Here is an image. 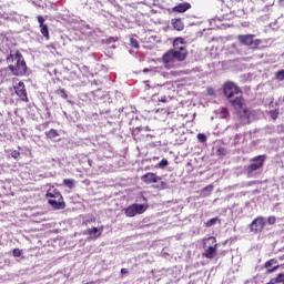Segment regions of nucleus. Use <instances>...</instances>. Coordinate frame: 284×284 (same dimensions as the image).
<instances>
[{
  "label": "nucleus",
  "mask_w": 284,
  "mask_h": 284,
  "mask_svg": "<svg viewBox=\"0 0 284 284\" xmlns=\"http://www.w3.org/2000/svg\"><path fill=\"white\" fill-rule=\"evenodd\" d=\"M38 22L40 24L41 34L44 37V39H50V30L48 29V24H45V18L38 16Z\"/></svg>",
  "instance_id": "nucleus-10"
},
{
  "label": "nucleus",
  "mask_w": 284,
  "mask_h": 284,
  "mask_svg": "<svg viewBox=\"0 0 284 284\" xmlns=\"http://www.w3.org/2000/svg\"><path fill=\"white\" fill-rule=\"evenodd\" d=\"M219 221V217H213L204 223L205 227H212L213 225H216Z\"/></svg>",
  "instance_id": "nucleus-18"
},
{
  "label": "nucleus",
  "mask_w": 284,
  "mask_h": 284,
  "mask_svg": "<svg viewBox=\"0 0 284 284\" xmlns=\"http://www.w3.org/2000/svg\"><path fill=\"white\" fill-rule=\"evenodd\" d=\"M280 3H281L282 6H284V0H280Z\"/></svg>",
  "instance_id": "nucleus-36"
},
{
  "label": "nucleus",
  "mask_w": 284,
  "mask_h": 284,
  "mask_svg": "<svg viewBox=\"0 0 284 284\" xmlns=\"http://www.w3.org/2000/svg\"><path fill=\"white\" fill-rule=\"evenodd\" d=\"M265 155H257L255 158L251 159V165L246 168V173L250 179H253V176H256V172L261 170L265 163Z\"/></svg>",
  "instance_id": "nucleus-5"
},
{
  "label": "nucleus",
  "mask_w": 284,
  "mask_h": 284,
  "mask_svg": "<svg viewBox=\"0 0 284 284\" xmlns=\"http://www.w3.org/2000/svg\"><path fill=\"white\" fill-rule=\"evenodd\" d=\"M212 190H214V185L210 184L207 186L204 187V192H212Z\"/></svg>",
  "instance_id": "nucleus-28"
},
{
  "label": "nucleus",
  "mask_w": 284,
  "mask_h": 284,
  "mask_svg": "<svg viewBox=\"0 0 284 284\" xmlns=\"http://www.w3.org/2000/svg\"><path fill=\"white\" fill-rule=\"evenodd\" d=\"M63 184H64L67 187H70V190H72V187H74V180H72V179H64V180H63Z\"/></svg>",
  "instance_id": "nucleus-20"
},
{
  "label": "nucleus",
  "mask_w": 284,
  "mask_h": 284,
  "mask_svg": "<svg viewBox=\"0 0 284 284\" xmlns=\"http://www.w3.org/2000/svg\"><path fill=\"white\" fill-rule=\"evenodd\" d=\"M264 267L267 270V274H273L278 270V261L272 258L264 264Z\"/></svg>",
  "instance_id": "nucleus-14"
},
{
  "label": "nucleus",
  "mask_w": 284,
  "mask_h": 284,
  "mask_svg": "<svg viewBox=\"0 0 284 284\" xmlns=\"http://www.w3.org/2000/svg\"><path fill=\"white\" fill-rule=\"evenodd\" d=\"M47 136L48 139H57V136H59V133L57 132V130L51 129L49 132H47Z\"/></svg>",
  "instance_id": "nucleus-19"
},
{
  "label": "nucleus",
  "mask_w": 284,
  "mask_h": 284,
  "mask_svg": "<svg viewBox=\"0 0 284 284\" xmlns=\"http://www.w3.org/2000/svg\"><path fill=\"white\" fill-rule=\"evenodd\" d=\"M171 74H176V72H171Z\"/></svg>",
  "instance_id": "nucleus-37"
},
{
  "label": "nucleus",
  "mask_w": 284,
  "mask_h": 284,
  "mask_svg": "<svg viewBox=\"0 0 284 284\" xmlns=\"http://www.w3.org/2000/svg\"><path fill=\"white\" fill-rule=\"evenodd\" d=\"M121 274H128V270L126 268H121Z\"/></svg>",
  "instance_id": "nucleus-33"
},
{
  "label": "nucleus",
  "mask_w": 284,
  "mask_h": 284,
  "mask_svg": "<svg viewBox=\"0 0 284 284\" xmlns=\"http://www.w3.org/2000/svg\"><path fill=\"white\" fill-rule=\"evenodd\" d=\"M130 43H131L132 48H135L136 50H139L140 45H139V41H136V39L130 38Z\"/></svg>",
  "instance_id": "nucleus-24"
},
{
  "label": "nucleus",
  "mask_w": 284,
  "mask_h": 284,
  "mask_svg": "<svg viewBox=\"0 0 284 284\" xmlns=\"http://www.w3.org/2000/svg\"><path fill=\"white\" fill-rule=\"evenodd\" d=\"M171 23L174 30H178V32H181V30L184 28L183 21H181V19H173Z\"/></svg>",
  "instance_id": "nucleus-16"
},
{
  "label": "nucleus",
  "mask_w": 284,
  "mask_h": 284,
  "mask_svg": "<svg viewBox=\"0 0 284 284\" xmlns=\"http://www.w3.org/2000/svg\"><path fill=\"white\" fill-rule=\"evenodd\" d=\"M61 93L64 94V98H68V94H65V90H61Z\"/></svg>",
  "instance_id": "nucleus-35"
},
{
  "label": "nucleus",
  "mask_w": 284,
  "mask_h": 284,
  "mask_svg": "<svg viewBox=\"0 0 284 284\" xmlns=\"http://www.w3.org/2000/svg\"><path fill=\"white\" fill-rule=\"evenodd\" d=\"M220 1H222V2H223V1H225V0H220Z\"/></svg>",
  "instance_id": "nucleus-39"
},
{
  "label": "nucleus",
  "mask_w": 284,
  "mask_h": 284,
  "mask_svg": "<svg viewBox=\"0 0 284 284\" xmlns=\"http://www.w3.org/2000/svg\"><path fill=\"white\" fill-rule=\"evenodd\" d=\"M271 118L276 121V119H278V111H271Z\"/></svg>",
  "instance_id": "nucleus-27"
},
{
  "label": "nucleus",
  "mask_w": 284,
  "mask_h": 284,
  "mask_svg": "<svg viewBox=\"0 0 284 284\" xmlns=\"http://www.w3.org/2000/svg\"><path fill=\"white\" fill-rule=\"evenodd\" d=\"M160 101L161 103H165V101H168V98L163 97Z\"/></svg>",
  "instance_id": "nucleus-34"
},
{
  "label": "nucleus",
  "mask_w": 284,
  "mask_h": 284,
  "mask_svg": "<svg viewBox=\"0 0 284 284\" xmlns=\"http://www.w3.org/2000/svg\"><path fill=\"white\" fill-rule=\"evenodd\" d=\"M14 90L21 101H28V92H26V85L23 82H19L18 85L14 87Z\"/></svg>",
  "instance_id": "nucleus-11"
},
{
  "label": "nucleus",
  "mask_w": 284,
  "mask_h": 284,
  "mask_svg": "<svg viewBox=\"0 0 284 284\" xmlns=\"http://www.w3.org/2000/svg\"><path fill=\"white\" fill-rule=\"evenodd\" d=\"M13 256H17V257L21 256V250L14 248L13 250Z\"/></svg>",
  "instance_id": "nucleus-29"
},
{
  "label": "nucleus",
  "mask_w": 284,
  "mask_h": 284,
  "mask_svg": "<svg viewBox=\"0 0 284 284\" xmlns=\"http://www.w3.org/2000/svg\"><path fill=\"white\" fill-rule=\"evenodd\" d=\"M267 223L268 225H274V223H276V216H273V215L268 216Z\"/></svg>",
  "instance_id": "nucleus-26"
},
{
  "label": "nucleus",
  "mask_w": 284,
  "mask_h": 284,
  "mask_svg": "<svg viewBox=\"0 0 284 284\" xmlns=\"http://www.w3.org/2000/svg\"><path fill=\"white\" fill-rule=\"evenodd\" d=\"M141 180L143 181V183L150 184V183H159V181H161V178L154 173H146L142 175Z\"/></svg>",
  "instance_id": "nucleus-12"
},
{
  "label": "nucleus",
  "mask_w": 284,
  "mask_h": 284,
  "mask_svg": "<svg viewBox=\"0 0 284 284\" xmlns=\"http://www.w3.org/2000/svg\"><path fill=\"white\" fill-rule=\"evenodd\" d=\"M45 196L49 199V205L54 207V210H63L65 207V203H63V195H61L57 189H49Z\"/></svg>",
  "instance_id": "nucleus-4"
},
{
  "label": "nucleus",
  "mask_w": 284,
  "mask_h": 284,
  "mask_svg": "<svg viewBox=\"0 0 284 284\" xmlns=\"http://www.w3.org/2000/svg\"><path fill=\"white\" fill-rule=\"evenodd\" d=\"M148 210L145 204H132L125 210V214L129 217L136 216V214H143Z\"/></svg>",
  "instance_id": "nucleus-8"
},
{
  "label": "nucleus",
  "mask_w": 284,
  "mask_h": 284,
  "mask_svg": "<svg viewBox=\"0 0 284 284\" xmlns=\"http://www.w3.org/2000/svg\"><path fill=\"white\" fill-rule=\"evenodd\" d=\"M19 152L18 151H12L11 152V156H12V159H19Z\"/></svg>",
  "instance_id": "nucleus-30"
},
{
  "label": "nucleus",
  "mask_w": 284,
  "mask_h": 284,
  "mask_svg": "<svg viewBox=\"0 0 284 284\" xmlns=\"http://www.w3.org/2000/svg\"><path fill=\"white\" fill-rule=\"evenodd\" d=\"M267 221L263 216L256 217L251 224V232H263V229L265 227V224Z\"/></svg>",
  "instance_id": "nucleus-9"
},
{
  "label": "nucleus",
  "mask_w": 284,
  "mask_h": 284,
  "mask_svg": "<svg viewBox=\"0 0 284 284\" xmlns=\"http://www.w3.org/2000/svg\"><path fill=\"white\" fill-rule=\"evenodd\" d=\"M144 72H148V69H144Z\"/></svg>",
  "instance_id": "nucleus-38"
},
{
  "label": "nucleus",
  "mask_w": 284,
  "mask_h": 284,
  "mask_svg": "<svg viewBox=\"0 0 284 284\" xmlns=\"http://www.w3.org/2000/svg\"><path fill=\"white\" fill-rule=\"evenodd\" d=\"M276 132H277L278 134L283 133V132H284L283 125H277Z\"/></svg>",
  "instance_id": "nucleus-31"
},
{
  "label": "nucleus",
  "mask_w": 284,
  "mask_h": 284,
  "mask_svg": "<svg viewBox=\"0 0 284 284\" xmlns=\"http://www.w3.org/2000/svg\"><path fill=\"white\" fill-rule=\"evenodd\" d=\"M216 237L211 236L204 242V253L205 258H214L216 256Z\"/></svg>",
  "instance_id": "nucleus-6"
},
{
  "label": "nucleus",
  "mask_w": 284,
  "mask_h": 284,
  "mask_svg": "<svg viewBox=\"0 0 284 284\" xmlns=\"http://www.w3.org/2000/svg\"><path fill=\"white\" fill-rule=\"evenodd\" d=\"M230 114V111H227V109L223 108L221 110V118L222 119H227V115Z\"/></svg>",
  "instance_id": "nucleus-25"
},
{
  "label": "nucleus",
  "mask_w": 284,
  "mask_h": 284,
  "mask_svg": "<svg viewBox=\"0 0 284 284\" xmlns=\"http://www.w3.org/2000/svg\"><path fill=\"white\" fill-rule=\"evenodd\" d=\"M114 41H116V38H110L109 39V43H114Z\"/></svg>",
  "instance_id": "nucleus-32"
},
{
  "label": "nucleus",
  "mask_w": 284,
  "mask_h": 284,
  "mask_svg": "<svg viewBox=\"0 0 284 284\" xmlns=\"http://www.w3.org/2000/svg\"><path fill=\"white\" fill-rule=\"evenodd\" d=\"M170 164V162H168L166 159H163L162 161L159 162V168H161V170H163L164 168H168V165Z\"/></svg>",
  "instance_id": "nucleus-23"
},
{
  "label": "nucleus",
  "mask_w": 284,
  "mask_h": 284,
  "mask_svg": "<svg viewBox=\"0 0 284 284\" xmlns=\"http://www.w3.org/2000/svg\"><path fill=\"white\" fill-rule=\"evenodd\" d=\"M224 94L233 108L239 110L243 123H250V121H252V116L250 115V110L245 108V103L243 102V92H241V89L236 87L234 82H226L224 84Z\"/></svg>",
  "instance_id": "nucleus-1"
},
{
  "label": "nucleus",
  "mask_w": 284,
  "mask_h": 284,
  "mask_svg": "<svg viewBox=\"0 0 284 284\" xmlns=\"http://www.w3.org/2000/svg\"><path fill=\"white\" fill-rule=\"evenodd\" d=\"M197 140L200 141V143H205V141H207V135H205L204 133H199Z\"/></svg>",
  "instance_id": "nucleus-22"
},
{
  "label": "nucleus",
  "mask_w": 284,
  "mask_h": 284,
  "mask_svg": "<svg viewBox=\"0 0 284 284\" xmlns=\"http://www.w3.org/2000/svg\"><path fill=\"white\" fill-rule=\"evenodd\" d=\"M8 70L13 77H23L28 72V65L21 52L17 51L7 57Z\"/></svg>",
  "instance_id": "nucleus-2"
},
{
  "label": "nucleus",
  "mask_w": 284,
  "mask_h": 284,
  "mask_svg": "<svg viewBox=\"0 0 284 284\" xmlns=\"http://www.w3.org/2000/svg\"><path fill=\"white\" fill-rule=\"evenodd\" d=\"M103 232V227L99 229V227H92V229H87L84 231V234H88L90 236V239H99V236H101Z\"/></svg>",
  "instance_id": "nucleus-13"
},
{
  "label": "nucleus",
  "mask_w": 284,
  "mask_h": 284,
  "mask_svg": "<svg viewBox=\"0 0 284 284\" xmlns=\"http://www.w3.org/2000/svg\"><path fill=\"white\" fill-rule=\"evenodd\" d=\"M254 34H244V36H239L237 40L242 45H247L251 48V50H256L261 45V40L260 39H254Z\"/></svg>",
  "instance_id": "nucleus-7"
},
{
  "label": "nucleus",
  "mask_w": 284,
  "mask_h": 284,
  "mask_svg": "<svg viewBox=\"0 0 284 284\" xmlns=\"http://www.w3.org/2000/svg\"><path fill=\"white\" fill-rule=\"evenodd\" d=\"M191 8H192V4H190V2H182L173 7L172 11L183 13V12H187V10H190Z\"/></svg>",
  "instance_id": "nucleus-15"
},
{
  "label": "nucleus",
  "mask_w": 284,
  "mask_h": 284,
  "mask_svg": "<svg viewBox=\"0 0 284 284\" xmlns=\"http://www.w3.org/2000/svg\"><path fill=\"white\" fill-rule=\"evenodd\" d=\"M185 40H183V38H176L173 41V48H175L174 50H179V48H185Z\"/></svg>",
  "instance_id": "nucleus-17"
},
{
  "label": "nucleus",
  "mask_w": 284,
  "mask_h": 284,
  "mask_svg": "<svg viewBox=\"0 0 284 284\" xmlns=\"http://www.w3.org/2000/svg\"><path fill=\"white\" fill-rule=\"evenodd\" d=\"M275 78L277 81H284V69L280 70L276 74Z\"/></svg>",
  "instance_id": "nucleus-21"
},
{
  "label": "nucleus",
  "mask_w": 284,
  "mask_h": 284,
  "mask_svg": "<svg viewBox=\"0 0 284 284\" xmlns=\"http://www.w3.org/2000/svg\"><path fill=\"white\" fill-rule=\"evenodd\" d=\"M187 57V50L185 47H179V50H170L162 57L163 63L170 65V63H176V61H185Z\"/></svg>",
  "instance_id": "nucleus-3"
}]
</instances>
